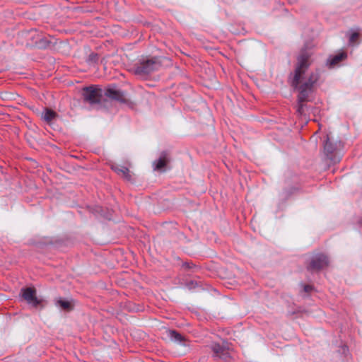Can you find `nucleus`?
<instances>
[{
    "label": "nucleus",
    "instance_id": "obj_1",
    "mask_svg": "<svg viewBox=\"0 0 362 362\" xmlns=\"http://www.w3.org/2000/svg\"><path fill=\"white\" fill-rule=\"evenodd\" d=\"M82 98L85 103L98 110L107 107V100L103 98V89L99 86H85L82 88Z\"/></svg>",
    "mask_w": 362,
    "mask_h": 362
},
{
    "label": "nucleus",
    "instance_id": "obj_2",
    "mask_svg": "<svg viewBox=\"0 0 362 362\" xmlns=\"http://www.w3.org/2000/svg\"><path fill=\"white\" fill-rule=\"evenodd\" d=\"M291 85L295 90L298 91L297 112L299 115H303L305 114V109L308 108L305 103L308 101L309 95L313 91V87L310 86L307 83H301V79H299L296 84H294L293 80H291Z\"/></svg>",
    "mask_w": 362,
    "mask_h": 362
},
{
    "label": "nucleus",
    "instance_id": "obj_3",
    "mask_svg": "<svg viewBox=\"0 0 362 362\" xmlns=\"http://www.w3.org/2000/svg\"><path fill=\"white\" fill-rule=\"evenodd\" d=\"M310 54L308 52L306 48L300 50L297 57V62L296 64L294 74L291 80H293V83H298L299 79H302L303 76L305 74L307 70L310 66Z\"/></svg>",
    "mask_w": 362,
    "mask_h": 362
},
{
    "label": "nucleus",
    "instance_id": "obj_4",
    "mask_svg": "<svg viewBox=\"0 0 362 362\" xmlns=\"http://www.w3.org/2000/svg\"><path fill=\"white\" fill-rule=\"evenodd\" d=\"M161 66L158 57L140 60L135 64L134 74L138 76H147L157 71Z\"/></svg>",
    "mask_w": 362,
    "mask_h": 362
},
{
    "label": "nucleus",
    "instance_id": "obj_5",
    "mask_svg": "<svg viewBox=\"0 0 362 362\" xmlns=\"http://www.w3.org/2000/svg\"><path fill=\"white\" fill-rule=\"evenodd\" d=\"M103 98L109 100L127 104L129 100L126 98L125 92L117 88L116 85H110L103 89Z\"/></svg>",
    "mask_w": 362,
    "mask_h": 362
},
{
    "label": "nucleus",
    "instance_id": "obj_6",
    "mask_svg": "<svg viewBox=\"0 0 362 362\" xmlns=\"http://www.w3.org/2000/svg\"><path fill=\"white\" fill-rule=\"evenodd\" d=\"M329 264L328 257L323 253H317L313 255L307 265L306 269L309 272H318L327 267Z\"/></svg>",
    "mask_w": 362,
    "mask_h": 362
},
{
    "label": "nucleus",
    "instance_id": "obj_7",
    "mask_svg": "<svg viewBox=\"0 0 362 362\" xmlns=\"http://www.w3.org/2000/svg\"><path fill=\"white\" fill-rule=\"evenodd\" d=\"M20 296L34 308H37L42 303V300L38 299L36 296V289L33 287L22 288Z\"/></svg>",
    "mask_w": 362,
    "mask_h": 362
},
{
    "label": "nucleus",
    "instance_id": "obj_8",
    "mask_svg": "<svg viewBox=\"0 0 362 362\" xmlns=\"http://www.w3.org/2000/svg\"><path fill=\"white\" fill-rule=\"evenodd\" d=\"M209 348L213 352V358L215 359H221L225 362H230L231 357L228 352V349L218 343H212Z\"/></svg>",
    "mask_w": 362,
    "mask_h": 362
},
{
    "label": "nucleus",
    "instance_id": "obj_9",
    "mask_svg": "<svg viewBox=\"0 0 362 362\" xmlns=\"http://www.w3.org/2000/svg\"><path fill=\"white\" fill-rule=\"evenodd\" d=\"M324 152L327 158L332 163H337L340 161V158L337 155V144L329 141L328 135L324 144Z\"/></svg>",
    "mask_w": 362,
    "mask_h": 362
},
{
    "label": "nucleus",
    "instance_id": "obj_10",
    "mask_svg": "<svg viewBox=\"0 0 362 362\" xmlns=\"http://www.w3.org/2000/svg\"><path fill=\"white\" fill-rule=\"evenodd\" d=\"M170 158L167 151L160 153V157L153 162L154 170H164V168L170 162Z\"/></svg>",
    "mask_w": 362,
    "mask_h": 362
},
{
    "label": "nucleus",
    "instance_id": "obj_11",
    "mask_svg": "<svg viewBox=\"0 0 362 362\" xmlns=\"http://www.w3.org/2000/svg\"><path fill=\"white\" fill-rule=\"evenodd\" d=\"M346 58L347 53L346 52L341 51L335 55H330L327 58L325 64L326 66H329V68H332Z\"/></svg>",
    "mask_w": 362,
    "mask_h": 362
},
{
    "label": "nucleus",
    "instance_id": "obj_12",
    "mask_svg": "<svg viewBox=\"0 0 362 362\" xmlns=\"http://www.w3.org/2000/svg\"><path fill=\"white\" fill-rule=\"evenodd\" d=\"M50 39L46 37L40 38L35 42V45L39 49H47L54 46L57 43V40L54 37H49Z\"/></svg>",
    "mask_w": 362,
    "mask_h": 362
},
{
    "label": "nucleus",
    "instance_id": "obj_13",
    "mask_svg": "<svg viewBox=\"0 0 362 362\" xmlns=\"http://www.w3.org/2000/svg\"><path fill=\"white\" fill-rule=\"evenodd\" d=\"M54 302L55 305L60 308L62 310L71 311L74 309V305L72 304L71 301L65 298L59 297L56 298Z\"/></svg>",
    "mask_w": 362,
    "mask_h": 362
},
{
    "label": "nucleus",
    "instance_id": "obj_14",
    "mask_svg": "<svg viewBox=\"0 0 362 362\" xmlns=\"http://www.w3.org/2000/svg\"><path fill=\"white\" fill-rule=\"evenodd\" d=\"M167 336L170 339L171 341L175 342L182 343L185 341V338L180 332L174 329L167 330Z\"/></svg>",
    "mask_w": 362,
    "mask_h": 362
},
{
    "label": "nucleus",
    "instance_id": "obj_15",
    "mask_svg": "<svg viewBox=\"0 0 362 362\" xmlns=\"http://www.w3.org/2000/svg\"><path fill=\"white\" fill-rule=\"evenodd\" d=\"M320 78V71L317 69L314 71L311 72L305 83H307L310 86L314 87Z\"/></svg>",
    "mask_w": 362,
    "mask_h": 362
},
{
    "label": "nucleus",
    "instance_id": "obj_16",
    "mask_svg": "<svg viewBox=\"0 0 362 362\" xmlns=\"http://www.w3.org/2000/svg\"><path fill=\"white\" fill-rule=\"evenodd\" d=\"M112 169L118 175L122 174L126 180H130L132 179L128 168L124 166L113 165Z\"/></svg>",
    "mask_w": 362,
    "mask_h": 362
},
{
    "label": "nucleus",
    "instance_id": "obj_17",
    "mask_svg": "<svg viewBox=\"0 0 362 362\" xmlns=\"http://www.w3.org/2000/svg\"><path fill=\"white\" fill-rule=\"evenodd\" d=\"M57 117V114L54 110L45 108L42 113V118L47 123H50L54 118Z\"/></svg>",
    "mask_w": 362,
    "mask_h": 362
},
{
    "label": "nucleus",
    "instance_id": "obj_18",
    "mask_svg": "<svg viewBox=\"0 0 362 362\" xmlns=\"http://www.w3.org/2000/svg\"><path fill=\"white\" fill-rule=\"evenodd\" d=\"M99 60V55L96 52H91L87 57L86 62L89 66H95Z\"/></svg>",
    "mask_w": 362,
    "mask_h": 362
},
{
    "label": "nucleus",
    "instance_id": "obj_19",
    "mask_svg": "<svg viewBox=\"0 0 362 362\" xmlns=\"http://www.w3.org/2000/svg\"><path fill=\"white\" fill-rule=\"evenodd\" d=\"M182 267L186 271H193L194 272V270L199 269V267L192 262H185L182 263Z\"/></svg>",
    "mask_w": 362,
    "mask_h": 362
},
{
    "label": "nucleus",
    "instance_id": "obj_20",
    "mask_svg": "<svg viewBox=\"0 0 362 362\" xmlns=\"http://www.w3.org/2000/svg\"><path fill=\"white\" fill-rule=\"evenodd\" d=\"M199 286V283L196 281H189L188 282H186L185 284V286L189 289V290H192L193 288H195L196 287H197Z\"/></svg>",
    "mask_w": 362,
    "mask_h": 362
},
{
    "label": "nucleus",
    "instance_id": "obj_21",
    "mask_svg": "<svg viewBox=\"0 0 362 362\" xmlns=\"http://www.w3.org/2000/svg\"><path fill=\"white\" fill-rule=\"evenodd\" d=\"M359 37V34L356 32L352 33L349 38V42L350 44L354 43L358 38Z\"/></svg>",
    "mask_w": 362,
    "mask_h": 362
},
{
    "label": "nucleus",
    "instance_id": "obj_22",
    "mask_svg": "<svg viewBox=\"0 0 362 362\" xmlns=\"http://www.w3.org/2000/svg\"><path fill=\"white\" fill-rule=\"evenodd\" d=\"M313 287L311 285H305L303 286V290L306 293L310 292L311 291H313Z\"/></svg>",
    "mask_w": 362,
    "mask_h": 362
},
{
    "label": "nucleus",
    "instance_id": "obj_23",
    "mask_svg": "<svg viewBox=\"0 0 362 362\" xmlns=\"http://www.w3.org/2000/svg\"><path fill=\"white\" fill-rule=\"evenodd\" d=\"M358 224L362 227V218L358 221Z\"/></svg>",
    "mask_w": 362,
    "mask_h": 362
}]
</instances>
